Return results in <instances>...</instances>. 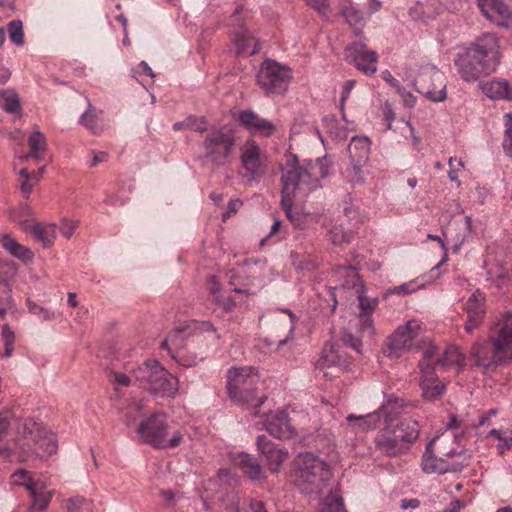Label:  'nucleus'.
<instances>
[{
  "label": "nucleus",
  "instance_id": "obj_1",
  "mask_svg": "<svg viewBox=\"0 0 512 512\" xmlns=\"http://www.w3.org/2000/svg\"><path fill=\"white\" fill-rule=\"evenodd\" d=\"M331 161L327 157L299 161L298 156L290 151L285 153V163L280 166L281 205L286 216L301 227L292 215L293 198L306 197L320 187V180L330 172Z\"/></svg>",
  "mask_w": 512,
  "mask_h": 512
},
{
  "label": "nucleus",
  "instance_id": "obj_2",
  "mask_svg": "<svg viewBox=\"0 0 512 512\" xmlns=\"http://www.w3.org/2000/svg\"><path fill=\"white\" fill-rule=\"evenodd\" d=\"M212 332L214 339L220 334L210 321H193L187 329L177 330L162 341L163 349L175 350L173 357L183 366L191 367L201 362L209 349L204 333Z\"/></svg>",
  "mask_w": 512,
  "mask_h": 512
},
{
  "label": "nucleus",
  "instance_id": "obj_3",
  "mask_svg": "<svg viewBox=\"0 0 512 512\" xmlns=\"http://www.w3.org/2000/svg\"><path fill=\"white\" fill-rule=\"evenodd\" d=\"M295 485L305 494H320L332 478L326 461L311 452L300 453L293 460Z\"/></svg>",
  "mask_w": 512,
  "mask_h": 512
},
{
  "label": "nucleus",
  "instance_id": "obj_4",
  "mask_svg": "<svg viewBox=\"0 0 512 512\" xmlns=\"http://www.w3.org/2000/svg\"><path fill=\"white\" fill-rule=\"evenodd\" d=\"M419 437V424L412 418L396 424L386 421L385 427L376 435L374 444L383 455L396 457L405 454Z\"/></svg>",
  "mask_w": 512,
  "mask_h": 512
},
{
  "label": "nucleus",
  "instance_id": "obj_5",
  "mask_svg": "<svg viewBox=\"0 0 512 512\" xmlns=\"http://www.w3.org/2000/svg\"><path fill=\"white\" fill-rule=\"evenodd\" d=\"M44 426L32 418H20L16 420V432L11 448L0 450L11 461H27L34 457L37 441H41V433Z\"/></svg>",
  "mask_w": 512,
  "mask_h": 512
},
{
  "label": "nucleus",
  "instance_id": "obj_6",
  "mask_svg": "<svg viewBox=\"0 0 512 512\" xmlns=\"http://www.w3.org/2000/svg\"><path fill=\"white\" fill-rule=\"evenodd\" d=\"M133 375L136 381L157 396L174 398L178 394V379L157 361L144 363L134 370Z\"/></svg>",
  "mask_w": 512,
  "mask_h": 512
},
{
  "label": "nucleus",
  "instance_id": "obj_7",
  "mask_svg": "<svg viewBox=\"0 0 512 512\" xmlns=\"http://www.w3.org/2000/svg\"><path fill=\"white\" fill-rule=\"evenodd\" d=\"M167 415L161 412H155L143 419L137 428V434L141 441L155 449H171L178 447L183 434L175 431L170 437L167 433Z\"/></svg>",
  "mask_w": 512,
  "mask_h": 512
},
{
  "label": "nucleus",
  "instance_id": "obj_8",
  "mask_svg": "<svg viewBox=\"0 0 512 512\" xmlns=\"http://www.w3.org/2000/svg\"><path fill=\"white\" fill-rule=\"evenodd\" d=\"M259 380L258 372L253 367L231 368L227 373V391L231 400L242 405H250L255 401L259 408L265 401L264 397L255 399V386Z\"/></svg>",
  "mask_w": 512,
  "mask_h": 512
},
{
  "label": "nucleus",
  "instance_id": "obj_9",
  "mask_svg": "<svg viewBox=\"0 0 512 512\" xmlns=\"http://www.w3.org/2000/svg\"><path fill=\"white\" fill-rule=\"evenodd\" d=\"M425 332L426 325L420 319L412 318L398 325L386 339L387 356L399 358L406 352L415 351L420 347L419 342Z\"/></svg>",
  "mask_w": 512,
  "mask_h": 512
},
{
  "label": "nucleus",
  "instance_id": "obj_10",
  "mask_svg": "<svg viewBox=\"0 0 512 512\" xmlns=\"http://www.w3.org/2000/svg\"><path fill=\"white\" fill-rule=\"evenodd\" d=\"M415 89L432 102L447 99V83L444 74L432 64L421 65L414 80Z\"/></svg>",
  "mask_w": 512,
  "mask_h": 512
},
{
  "label": "nucleus",
  "instance_id": "obj_11",
  "mask_svg": "<svg viewBox=\"0 0 512 512\" xmlns=\"http://www.w3.org/2000/svg\"><path fill=\"white\" fill-rule=\"evenodd\" d=\"M291 78L289 67L273 60H265L257 74V83L266 95H280L287 91Z\"/></svg>",
  "mask_w": 512,
  "mask_h": 512
},
{
  "label": "nucleus",
  "instance_id": "obj_12",
  "mask_svg": "<svg viewBox=\"0 0 512 512\" xmlns=\"http://www.w3.org/2000/svg\"><path fill=\"white\" fill-rule=\"evenodd\" d=\"M472 52L481 69L489 75L494 73L501 61L499 38L493 33H484L466 47Z\"/></svg>",
  "mask_w": 512,
  "mask_h": 512
},
{
  "label": "nucleus",
  "instance_id": "obj_13",
  "mask_svg": "<svg viewBox=\"0 0 512 512\" xmlns=\"http://www.w3.org/2000/svg\"><path fill=\"white\" fill-rule=\"evenodd\" d=\"M235 146L233 132L226 128H212L202 143L205 156L217 164H224Z\"/></svg>",
  "mask_w": 512,
  "mask_h": 512
},
{
  "label": "nucleus",
  "instance_id": "obj_14",
  "mask_svg": "<svg viewBox=\"0 0 512 512\" xmlns=\"http://www.w3.org/2000/svg\"><path fill=\"white\" fill-rule=\"evenodd\" d=\"M237 277L242 278L246 288H234L237 293L254 294L270 280L271 268L266 261L247 260L235 270Z\"/></svg>",
  "mask_w": 512,
  "mask_h": 512
},
{
  "label": "nucleus",
  "instance_id": "obj_15",
  "mask_svg": "<svg viewBox=\"0 0 512 512\" xmlns=\"http://www.w3.org/2000/svg\"><path fill=\"white\" fill-rule=\"evenodd\" d=\"M239 157L245 176L250 181H256L265 173L267 156L254 140H248L240 147Z\"/></svg>",
  "mask_w": 512,
  "mask_h": 512
},
{
  "label": "nucleus",
  "instance_id": "obj_16",
  "mask_svg": "<svg viewBox=\"0 0 512 512\" xmlns=\"http://www.w3.org/2000/svg\"><path fill=\"white\" fill-rule=\"evenodd\" d=\"M490 343H475L472 346L471 358L476 366L488 369L512 360L506 351L496 349L493 336L490 337Z\"/></svg>",
  "mask_w": 512,
  "mask_h": 512
},
{
  "label": "nucleus",
  "instance_id": "obj_17",
  "mask_svg": "<svg viewBox=\"0 0 512 512\" xmlns=\"http://www.w3.org/2000/svg\"><path fill=\"white\" fill-rule=\"evenodd\" d=\"M256 446L259 454L264 458L267 469L273 474L278 473L283 463L289 458L286 448L275 444L264 435L257 437Z\"/></svg>",
  "mask_w": 512,
  "mask_h": 512
},
{
  "label": "nucleus",
  "instance_id": "obj_18",
  "mask_svg": "<svg viewBox=\"0 0 512 512\" xmlns=\"http://www.w3.org/2000/svg\"><path fill=\"white\" fill-rule=\"evenodd\" d=\"M264 429L278 439H292L297 436L296 429L292 426L285 409H279L267 413L262 422Z\"/></svg>",
  "mask_w": 512,
  "mask_h": 512
},
{
  "label": "nucleus",
  "instance_id": "obj_19",
  "mask_svg": "<svg viewBox=\"0 0 512 512\" xmlns=\"http://www.w3.org/2000/svg\"><path fill=\"white\" fill-rule=\"evenodd\" d=\"M420 379L419 386L422 396L427 401H435L446 391V385L436 375L433 366L424 361L419 362Z\"/></svg>",
  "mask_w": 512,
  "mask_h": 512
},
{
  "label": "nucleus",
  "instance_id": "obj_20",
  "mask_svg": "<svg viewBox=\"0 0 512 512\" xmlns=\"http://www.w3.org/2000/svg\"><path fill=\"white\" fill-rule=\"evenodd\" d=\"M454 64L461 79L465 82H476L480 78L489 75L481 69L480 64L476 62L472 52L466 47L462 52L456 55Z\"/></svg>",
  "mask_w": 512,
  "mask_h": 512
},
{
  "label": "nucleus",
  "instance_id": "obj_21",
  "mask_svg": "<svg viewBox=\"0 0 512 512\" xmlns=\"http://www.w3.org/2000/svg\"><path fill=\"white\" fill-rule=\"evenodd\" d=\"M346 55L352 60L358 70L366 75H373L377 71L378 54L358 44L346 48Z\"/></svg>",
  "mask_w": 512,
  "mask_h": 512
},
{
  "label": "nucleus",
  "instance_id": "obj_22",
  "mask_svg": "<svg viewBox=\"0 0 512 512\" xmlns=\"http://www.w3.org/2000/svg\"><path fill=\"white\" fill-rule=\"evenodd\" d=\"M316 367L323 371V376L328 379L337 377L344 370V360L335 344L329 343L323 348Z\"/></svg>",
  "mask_w": 512,
  "mask_h": 512
},
{
  "label": "nucleus",
  "instance_id": "obj_23",
  "mask_svg": "<svg viewBox=\"0 0 512 512\" xmlns=\"http://www.w3.org/2000/svg\"><path fill=\"white\" fill-rule=\"evenodd\" d=\"M483 15L498 26L508 27L512 23V12L502 0H478Z\"/></svg>",
  "mask_w": 512,
  "mask_h": 512
},
{
  "label": "nucleus",
  "instance_id": "obj_24",
  "mask_svg": "<svg viewBox=\"0 0 512 512\" xmlns=\"http://www.w3.org/2000/svg\"><path fill=\"white\" fill-rule=\"evenodd\" d=\"M241 125L253 135L270 137L275 132V125L252 110H244L237 117Z\"/></svg>",
  "mask_w": 512,
  "mask_h": 512
},
{
  "label": "nucleus",
  "instance_id": "obj_25",
  "mask_svg": "<svg viewBox=\"0 0 512 512\" xmlns=\"http://www.w3.org/2000/svg\"><path fill=\"white\" fill-rule=\"evenodd\" d=\"M422 469L429 474H444L459 470L460 465L454 460H449V458L437 454V452L426 446L422 457Z\"/></svg>",
  "mask_w": 512,
  "mask_h": 512
},
{
  "label": "nucleus",
  "instance_id": "obj_26",
  "mask_svg": "<svg viewBox=\"0 0 512 512\" xmlns=\"http://www.w3.org/2000/svg\"><path fill=\"white\" fill-rule=\"evenodd\" d=\"M485 301V294L480 291L474 292L467 300L465 304V310L467 312L465 330L468 333L481 325L486 312Z\"/></svg>",
  "mask_w": 512,
  "mask_h": 512
},
{
  "label": "nucleus",
  "instance_id": "obj_27",
  "mask_svg": "<svg viewBox=\"0 0 512 512\" xmlns=\"http://www.w3.org/2000/svg\"><path fill=\"white\" fill-rule=\"evenodd\" d=\"M233 461L251 481H262L266 478L262 466L254 456L240 452Z\"/></svg>",
  "mask_w": 512,
  "mask_h": 512
},
{
  "label": "nucleus",
  "instance_id": "obj_28",
  "mask_svg": "<svg viewBox=\"0 0 512 512\" xmlns=\"http://www.w3.org/2000/svg\"><path fill=\"white\" fill-rule=\"evenodd\" d=\"M458 437L454 433L443 432L441 435L435 437L428 443L429 449L434 450L437 454L454 460L458 453L457 451Z\"/></svg>",
  "mask_w": 512,
  "mask_h": 512
},
{
  "label": "nucleus",
  "instance_id": "obj_29",
  "mask_svg": "<svg viewBox=\"0 0 512 512\" xmlns=\"http://www.w3.org/2000/svg\"><path fill=\"white\" fill-rule=\"evenodd\" d=\"M384 415L383 409H378L375 412L368 413L366 415H354L349 414L346 417L348 426L352 431L355 432H366L376 429L381 421V417Z\"/></svg>",
  "mask_w": 512,
  "mask_h": 512
},
{
  "label": "nucleus",
  "instance_id": "obj_30",
  "mask_svg": "<svg viewBox=\"0 0 512 512\" xmlns=\"http://www.w3.org/2000/svg\"><path fill=\"white\" fill-rule=\"evenodd\" d=\"M358 300L361 309V313L359 315L360 333H367L372 336L374 335V326L370 316L376 309L378 300L376 298H367L364 295H359Z\"/></svg>",
  "mask_w": 512,
  "mask_h": 512
},
{
  "label": "nucleus",
  "instance_id": "obj_31",
  "mask_svg": "<svg viewBox=\"0 0 512 512\" xmlns=\"http://www.w3.org/2000/svg\"><path fill=\"white\" fill-rule=\"evenodd\" d=\"M233 41L239 55L252 56L259 50L258 41L250 35L245 26H240L238 30L234 32Z\"/></svg>",
  "mask_w": 512,
  "mask_h": 512
},
{
  "label": "nucleus",
  "instance_id": "obj_32",
  "mask_svg": "<svg viewBox=\"0 0 512 512\" xmlns=\"http://www.w3.org/2000/svg\"><path fill=\"white\" fill-rule=\"evenodd\" d=\"M54 494V490L47 489L44 481H38L37 485L29 491L31 498L30 510L46 511Z\"/></svg>",
  "mask_w": 512,
  "mask_h": 512
},
{
  "label": "nucleus",
  "instance_id": "obj_33",
  "mask_svg": "<svg viewBox=\"0 0 512 512\" xmlns=\"http://www.w3.org/2000/svg\"><path fill=\"white\" fill-rule=\"evenodd\" d=\"M482 92L491 99H512V89L504 79H492L480 83Z\"/></svg>",
  "mask_w": 512,
  "mask_h": 512
},
{
  "label": "nucleus",
  "instance_id": "obj_34",
  "mask_svg": "<svg viewBox=\"0 0 512 512\" xmlns=\"http://www.w3.org/2000/svg\"><path fill=\"white\" fill-rule=\"evenodd\" d=\"M442 0H421L412 8V13L423 20L433 19L446 9Z\"/></svg>",
  "mask_w": 512,
  "mask_h": 512
},
{
  "label": "nucleus",
  "instance_id": "obj_35",
  "mask_svg": "<svg viewBox=\"0 0 512 512\" xmlns=\"http://www.w3.org/2000/svg\"><path fill=\"white\" fill-rule=\"evenodd\" d=\"M2 247L13 257L20 259L23 262H31L33 260L32 251L16 241L10 235H2L0 237Z\"/></svg>",
  "mask_w": 512,
  "mask_h": 512
},
{
  "label": "nucleus",
  "instance_id": "obj_36",
  "mask_svg": "<svg viewBox=\"0 0 512 512\" xmlns=\"http://www.w3.org/2000/svg\"><path fill=\"white\" fill-rule=\"evenodd\" d=\"M436 363L443 369L456 368L457 371H460L465 365V356L457 347L448 346L437 358Z\"/></svg>",
  "mask_w": 512,
  "mask_h": 512
},
{
  "label": "nucleus",
  "instance_id": "obj_37",
  "mask_svg": "<svg viewBox=\"0 0 512 512\" xmlns=\"http://www.w3.org/2000/svg\"><path fill=\"white\" fill-rule=\"evenodd\" d=\"M351 161L367 162L370 154V140L365 136H355L348 146Z\"/></svg>",
  "mask_w": 512,
  "mask_h": 512
},
{
  "label": "nucleus",
  "instance_id": "obj_38",
  "mask_svg": "<svg viewBox=\"0 0 512 512\" xmlns=\"http://www.w3.org/2000/svg\"><path fill=\"white\" fill-rule=\"evenodd\" d=\"M35 446L34 456L43 458L55 454L58 450V442L53 432L44 428V432L41 433V441H37Z\"/></svg>",
  "mask_w": 512,
  "mask_h": 512
},
{
  "label": "nucleus",
  "instance_id": "obj_39",
  "mask_svg": "<svg viewBox=\"0 0 512 512\" xmlns=\"http://www.w3.org/2000/svg\"><path fill=\"white\" fill-rule=\"evenodd\" d=\"M56 230L54 223H36L31 227V233L44 247L53 245L56 239Z\"/></svg>",
  "mask_w": 512,
  "mask_h": 512
},
{
  "label": "nucleus",
  "instance_id": "obj_40",
  "mask_svg": "<svg viewBox=\"0 0 512 512\" xmlns=\"http://www.w3.org/2000/svg\"><path fill=\"white\" fill-rule=\"evenodd\" d=\"M30 147V156L40 161L44 158L47 150V140L45 135L39 130L34 131L28 138Z\"/></svg>",
  "mask_w": 512,
  "mask_h": 512
},
{
  "label": "nucleus",
  "instance_id": "obj_41",
  "mask_svg": "<svg viewBox=\"0 0 512 512\" xmlns=\"http://www.w3.org/2000/svg\"><path fill=\"white\" fill-rule=\"evenodd\" d=\"M433 281V278L430 277L428 280L425 276L418 277L414 280H411L407 283L401 284L399 286L392 287L388 290L390 294H399V295H409L418 290L423 289L429 283Z\"/></svg>",
  "mask_w": 512,
  "mask_h": 512
},
{
  "label": "nucleus",
  "instance_id": "obj_42",
  "mask_svg": "<svg viewBox=\"0 0 512 512\" xmlns=\"http://www.w3.org/2000/svg\"><path fill=\"white\" fill-rule=\"evenodd\" d=\"M0 105L8 113H21L19 96L12 89L0 90Z\"/></svg>",
  "mask_w": 512,
  "mask_h": 512
},
{
  "label": "nucleus",
  "instance_id": "obj_43",
  "mask_svg": "<svg viewBox=\"0 0 512 512\" xmlns=\"http://www.w3.org/2000/svg\"><path fill=\"white\" fill-rule=\"evenodd\" d=\"M488 436L498 441L497 451L503 455L512 449V429H492Z\"/></svg>",
  "mask_w": 512,
  "mask_h": 512
},
{
  "label": "nucleus",
  "instance_id": "obj_44",
  "mask_svg": "<svg viewBox=\"0 0 512 512\" xmlns=\"http://www.w3.org/2000/svg\"><path fill=\"white\" fill-rule=\"evenodd\" d=\"M328 233L330 240L335 245L348 243L353 236V231L351 229H344L342 220H338L334 225H332Z\"/></svg>",
  "mask_w": 512,
  "mask_h": 512
},
{
  "label": "nucleus",
  "instance_id": "obj_45",
  "mask_svg": "<svg viewBox=\"0 0 512 512\" xmlns=\"http://www.w3.org/2000/svg\"><path fill=\"white\" fill-rule=\"evenodd\" d=\"M340 14L349 25L364 24L367 19L365 14L351 2L340 10Z\"/></svg>",
  "mask_w": 512,
  "mask_h": 512
},
{
  "label": "nucleus",
  "instance_id": "obj_46",
  "mask_svg": "<svg viewBox=\"0 0 512 512\" xmlns=\"http://www.w3.org/2000/svg\"><path fill=\"white\" fill-rule=\"evenodd\" d=\"M12 483L17 486L24 487L28 492L37 485L39 479H34L32 477L31 472L25 470V469H18L16 470L12 476Z\"/></svg>",
  "mask_w": 512,
  "mask_h": 512
},
{
  "label": "nucleus",
  "instance_id": "obj_47",
  "mask_svg": "<svg viewBox=\"0 0 512 512\" xmlns=\"http://www.w3.org/2000/svg\"><path fill=\"white\" fill-rule=\"evenodd\" d=\"M21 177L20 190L26 197H29L33 188L39 183V176L32 175L26 168H22L18 172Z\"/></svg>",
  "mask_w": 512,
  "mask_h": 512
},
{
  "label": "nucleus",
  "instance_id": "obj_48",
  "mask_svg": "<svg viewBox=\"0 0 512 512\" xmlns=\"http://www.w3.org/2000/svg\"><path fill=\"white\" fill-rule=\"evenodd\" d=\"M319 512H346L342 498L330 493L322 503Z\"/></svg>",
  "mask_w": 512,
  "mask_h": 512
},
{
  "label": "nucleus",
  "instance_id": "obj_49",
  "mask_svg": "<svg viewBox=\"0 0 512 512\" xmlns=\"http://www.w3.org/2000/svg\"><path fill=\"white\" fill-rule=\"evenodd\" d=\"M1 337L4 345L3 357L8 358L14 352L15 342V333L8 324L3 325Z\"/></svg>",
  "mask_w": 512,
  "mask_h": 512
},
{
  "label": "nucleus",
  "instance_id": "obj_50",
  "mask_svg": "<svg viewBox=\"0 0 512 512\" xmlns=\"http://www.w3.org/2000/svg\"><path fill=\"white\" fill-rule=\"evenodd\" d=\"M208 289H209L210 293L215 297V300L217 301V303L219 305L223 306V308L225 310H231L235 306V302L232 299H230V298L227 299L226 301H223V300L220 299L219 292L221 290V285L216 280L215 277H211L209 279Z\"/></svg>",
  "mask_w": 512,
  "mask_h": 512
},
{
  "label": "nucleus",
  "instance_id": "obj_51",
  "mask_svg": "<svg viewBox=\"0 0 512 512\" xmlns=\"http://www.w3.org/2000/svg\"><path fill=\"white\" fill-rule=\"evenodd\" d=\"M9 38L17 46L24 44L23 24L20 20L11 21L8 24Z\"/></svg>",
  "mask_w": 512,
  "mask_h": 512
},
{
  "label": "nucleus",
  "instance_id": "obj_52",
  "mask_svg": "<svg viewBox=\"0 0 512 512\" xmlns=\"http://www.w3.org/2000/svg\"><path fill=\"white\" fill-rule=\"evenodd\" d=\"M505 119V131L503 140V149L505 153L512 157V114L507 113L504 116Z\"/></svg>",
  "mask_w": 512,
  "mask_h": 512
},
{
  "label": "nucleus",
  "instance_id": "obj_53",
  "mask_svg": "<svg viewBox=\"0 0 512 512\" xmlns=\"http://www.w3.org/2000/svg\"><path fill=\"white\" fill-rule=\"evenodd\" d=\"M306 5L322 17H328L331 13L329 0H303Z\"/></svg>",
  "mask_w": 512,
  "mask_h": 512
},
{
  "label": "nucleus",
  "instance_id": "obj_54",
  "mask_svg": "<svg viewBox=\"0 0 512 512\" xmlns=\"http://www.w3.org/2000/svg\"><path fill=\"white\" fill-rule=\"evenodd\" d=\"M367 162L351 161L350 180L354 184H362L365 180L363 166Z\"/></svg>",
  "mask_w": 512,
  "mask_h": 512
},
{
  "label": "nucleus",
  "instance_id": "obj_55",
  "mask_svg": "<svg viewBox=\"0 0 512 512\" xmlns=\"http://www.w3.org/2000/svg\"><path fill=\"white\" fill-rule=\"evenodd\" d=\"M420 347L417 350H422L424 355V362L429 363L428 360L432 359L436 355V346L429 338L420 339Z\"/></svg>",
  "mask_w": 512,
  "mask_h": 512
},
{
  "label": "nucleus",
  "instance_id": "obj_56",
  "mask_svg": "<svg viewBox=\"0 0 512 512\" xmlns=\"http://www.w3.org/2000/svg\"><path fill=\"white\" fill-rule=\"evenodd\" d=\"M80 123L90 129L93 132H97L98 123L96 114L91 106L87 109V111L81 116Z\"/></svg>",
  "mask_w": 512,
  "mask_h": 512
},
{
  "label": "nucleus",
  "instance_id": "obj_57",
  "mask_svg": "<svg viewBox=\"0 0 512 512\" xmlns=\"http://www.w3.org/2000/svg\"><path fill=\"white\" fill-rule=\"evenodd\" d=\"M16 303L12 297L11 288H8L7 294L5 297L0 298V318L3 319L8 311L15 310Z\"/></svg>",
  "mask_w": 512,
  "mask_h": 512
},
{
  "label": "nucleus",
  "instance_id": "obj_58",
  "mask_svg": "<svg viewBox=\"0 0 512 512\" xmlns=\"http://www.w3.org/2000/svg\"><path fill=\"white\" fill-rule=\"evenodd\" d=\"M185 127L197 132L207 131V121L204 117H188L185 120Z\"/></svg>",
  "mask_w": 512,
  "mask_h": 512
},
{
  "label": "nucleus",
  "instance_id": "obj_59",
  "mask_svg": "<svg viewBox=\"0 0 512 512\" xmlns=\"http://www.w3.org/2000/svg\"><path fill=\"white\" fill-rule=\"evenodd\" d=\"M87 506V500L83 497L76 496L67 500V512H83Z\"/></svg>",
  "mask_w": 512,
  "mask_h": 512
},
{
  "label": "nucleus",
  "instance_id": "obj_60",
  "mask_svg": "<svg viewBox=\"0 0 512 512\" xmlns=\"http://www.w3.org/2000/svg\"><path fill=\"white\" fill-rule=\"evenodd\" d=\"M27 307H28V310L30 313H32L34 315H38V316L42 317L44 320H49L53 317V314L49 310L39 306L37 303H35L31 299L27 300Z\"/></svg>",
  "mask_w": 512,
  "mask_h": 512
},
{
  "label": "nucleus",
  "instance_id": "obj_61",
  "mask_svg": "<svg viewBox=\"0 0 512 512\" xmlns=\"http://www.w3.org/2000/svg\"><path fill=\"white\" fill-rule=\"evenodd\" d=\"M354 86H355L354 80H348L347 82H345V84L343 86V90H342L341 97H340V110H341L343 119L346 118L344 107H345L346 101L348 100Z\"/></svg>",
  "mask_w": 512,
  "mask_h": 512
},
{
  "label": "nucleus",
  "instance_id": "obj_62",
  "mask_svg": "<svg viewBox=\"0 0 512 512\" xmlns=\"http://www.w3.org/2000/svg\"><path fill=\"white\" fill-rule=\"evenodd\" d=\"M336 273L338 275H345L349 278H351L350 281H345L343 283V286L345 287H348L350 285H356V282L358 281V274H357V271L355 270V268L351 267V266H348V267H340L339 269L336 270Z\"/></svg>",
  "mask_w": 512,
  "mask_h": 512
},
{
  "label": "nucleus",
  "instance_id": "obj_63",
  "mask_svg": "<svg viewBox=\"0 0 512 512\" xmlns=\"http://www.w3.org/2000/svg\"><path fill=\"white\" fill-rule=\"evenodd\" d=\"M77 227H78L77 221L63 220L60 224V232L65 238L69 239L73 236Z\"/></svg>",
  "mask_w": 512,
  "mask_h": 512
},
{
  "label": "nucleus",
  "instance_id": "obj_64",
  "mask_svg": "<svg viewBox=\"0 0 512 512\" xmlns=\"http://www.w3.org/2000/svg\"><path fill=\"white\" fill-rule=\"evenodd\" d=\"M342 340L344 344L350 346L358 353L361 352L362 342L359 336H353L351 333L345 332L343 334Z\"/></svg>",
  "mask_w": 512,
  "mask_h": 512
}]
</instances>
